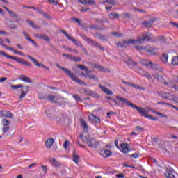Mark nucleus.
Here are the masks:
<instances>
[{
    "mask_svg": "<svg viewBox=\"0 0 178 178\" xmlns=\"http://www.w3.org/2000/svg\"><path fill=\"white\" fill-rule=\"evenodd\" d=\"M73 98L76 102H83V99L77 94H74Z\"/></svg>",
    "mask_w": 178,
    "mask_h": 178,
    "instance_id": "obj_35",
    "label": "nucleus"
},
{
    "mask_svg": "<svg viewBox=\"0 0 178 178\" xmlns=\"http://www.w3.org/2000/svg\"><path fill=\"white\" fill-rule=\"evenodd\" d=\"M86 42L88 44H91L93 47H95L96 48H99L100 51H105V48L103 47L102 46H100L99 44L91 39H86Z\"/></svg>",
    "mask_w": 178,
    "mask_h": 178,
    "instance_id": "obj_11",
    "label": "nucleus"
},
{
    "mask_svg": "<svg viewBox=\"0 0 178 178\" xmlns=\"http://www.w3.org/2000/svg\"><path fill=\"white\" fill-rule=\"evenodd\" d=\"M111 34L112 35H114V37H122V34L118 32H111Z\"/></svg>",
    "mask_w": 178,
    "mask_h": 178,
    "instance_id": "obj_56",
    "label": "nucleus"
},
{
    "mask_svg": "<svg viewBox=\"0 0 178 178\" xmlns=\"http://www.w3.org/2000/svg\"><path fill=\"white\" fill-rule=\"evenodd\" d=\"M140 152H137L136 153H134L133 154L130 155V158H138Z\"/></svg>",
    "mask_w": 178,
    "mask_h": 178,
    "instance_id": "obj_52",
    "label": "nucleus"
},
{
    "mask_svg": "<svg viewBox=\"0 0 178 178\" xmlns=\"http://www.w3.org/2000/svg\"><path fill=\"white\" fill-rule=\"evenodd\" d=\"M87 77L88 79H90L91 80H94L95 81H98L99 79H98V77L95 76L94 74H90V71L86 72Z\"/></svg>",
    "mask_w": 178,
    "mask_h": 178,
    "instance_id": "obj_27",
    "label": "nucleus"
},
{
    "mask_svg": "<svg viewBox=\"0 0 178 178\" xmlns=\"http://www.w3.org/2000/svg\"><path fill=\"white\" fill-rule=\"evenodd\" d=\"M1 123L3 127H6V126H9L10 122L9 120H8L7 119L4 118L1 120Z\"/></svg>",
    "mask_w": 178,
    "mask_h": 178,
    "instance_id": "obj_40",
    "label": "nucleus"
},
{
    "mask_svg": "<svg viewBox=\"0 0 178 178\" xmlns=\"http://www.w3.org/2000/svg\"><path fill=\"white\" fill-rule=\"evenodd\" d=\"M158 48L155 47H146L145 51L147 55L149 56H152L154 55H158Z\"/></svg>",
    "mask_w": 178,
    "mask_h": 178,
    "instance_id": "obj_6",
    "label": "nucleus"
},
{
    "mask_svg": "<svg viewBox=\"0 0 178 178\" xmlns=\"http://www.w3.org/2000/svg\"><path fill=\"white\" fill-rule=\"evenodd\" d=\"M99 30H100V31H105V26L102 25V26H99Z\"/></svg>",
    "mask_w": 178,
    "mask_h": 178,
    "instance_id": "obj_63",
    "label": "nucleus"
},
{
    "mask_svg": "<svg viewBox=\"0 0 178 178\" xmlns=\"http://www.w3.org/2000/svg\"><path fill=\"white\" fill-rule=\"evenodd\" d=\"M153 112L158 116H160V118H168V115H166L165 114H163L162 113H160L159 111H154Z\"/></svg>",
    "mask_w": 178,
    "mask_h": 178,
    "instance_id": "obj_38",
    "label": "nucleus"
},
{
    "mask_svg": "<svg viewBox=\"0 0 178 178\" xmlns=\"http://www.w3.org/2000/svg\"><path fill=\"white\" fill-rule=\"evenodd\" d=\"M111 19H118V17L120 16L118 13H116L115 12H112L109 15Z\"/></svg>",
    "mask_w": 178,
    "mask_h": 178,
    "instance_id": "obj_33",
    "label": "nucleus"
},
{
    "mask_svg": "<svg viewBox=\"0 0 178 178\" xmlns=\"http://www.w3.org/2000/svg\"><path fill=\"white\" fill-rule=\"evenodd\" d=\"M27 95V92H24L23 90H21V95H19V99H22V98H24Z\"/></svg>",
    "mask_w": 178,
    "mask_h": 178,
    "instance_id": "obj_50",
    "label": "nucleus"
},
{
    "mask_svg": "<svg viewBox=\"0 0 178 178\" xmlns=\"http://www.w3.org/2000/svg\"><path fill=\"white\" fill-rule=\"evenodd\" d=\"M116 177H118V178H124V174H118V175H116Z\"/></svg>",
    "mask_w": 178,
    "mask_h": 178,
    "instance_id": "obj_64",
    "label": "nucleus"
},
{
    "mask_svg": "<svg viewBox=\"0 0 178 178\" xmlns=\"http://www.w3.org/2000/svg\"><path fill=\"white\" fill-rule=\"evenodd\" d=\"M159 65L155 64L154 65V63L152 64V67H149V69H152L153 70H157Z\"/></svg>",
    "mask_w": 178,
    "mask_h": 178,
    "instance_id": "obj_53",
    "label": "nucleus"
},
{
    "mask_svg": "<svg viewBox=\"0 0 178 178\" xmlns=\"http://www.w3.org/2000/svg\"><path fill=\"white\" fill-rule=\"evenodd\" d=\"M100 154L103 158H108L112 155V151L108 149H103L100 152Z\"/></svg>",
    "mask_w": 178,
    "mask_h": 178,
    "instance_id": "obj_18",
    "label": "nucleus"
},
{
    "mask_svg": "<svg viewBox=\"0 0 178 178\" xmlns=\"http://www.w3.org/2000/svg\"><path fill=\"white\" fill-rule=\"evenodd\" d=\"M34 37L38 40H45V35L35 34Z\"/></svg>",
    "mask_w": 178,
    "mask_h": 178,
    "instance_id": "obj_44",
    "label": "nucleus"
},
{
    "mask_svg": "<svg viewBox=\"0 0 178 178\" xmlns=\"http://www.w3.org/2000/svg\"><path fill=\"white\" fill-rule=\"evenodd\" d=\"M136 41L134 40H124L122 42H119L117 44V47H120V48H127L129 44H134L136 45Z\"/></svg>",
    "mask_w": 178,
    "mask_h": 178,
    "instance_id": "obj_7",
    "label": "nucleus"
},
{
    "mask_svg": "<svg viewBox=\"0 0 178 178\" xmlns=\"http://www.w3.org/2000/svg\"><path fill=\"white\" fill-rule=\"evenodd\" d=\"M94 67L95 69H98L99 70H104V67L102 65H98V64H95Z\"/></svg>",
    "mask_w": 178,
    "mask_h": 178,
    "instance_id": "obj_49",
    "label": "nucleus"
},
{
    "mask_svg": "<svg viewBox=\"0 0 178 178\" xmlns=\"http://www.w3.org/2000/svg\"><path fill=\"white\" fill-rule=\"evenodd\" d=\"M56 67H58L60 70H62L63 72H65V74L72 80V81H74L75 83H78V84H80L81 86H86V82H84L83 80H81L77 77L74 74L69 70L67 68L60 66L59 64H56Z\"/></svg>",
    "mask_w": 178,
    "mask_h": 178,
    "instance_id": "obj_2",
    "label": "nucleus"
},
{
    "mask_svg": "<svg viewBox=\"0 0 178 178\" xmlns=\"http://www.w3.org/2000/svg\"><path fill=\"white\" fill-rule=\"evenodd\" d=\"M95 37L99 38V40H102V41H108V36H106L105 35H103V34L97 32L95 34Z\"/></svg>",
    "mask_w": 178,
    "mask_h": 178,
    "instance_id": "obj_24",
    "label": "nucleus"
},
{
    "mask_svg": "<svg viewBox=\"0 0 178 178\" xmlns=\"http://www.w3.org/2000/svg\"><path fill=\"white\" fill-rule=\"evenodd\" d=\"M171 101H173L174 102H176L178 104V97L176 95H172V97L171 99Z\"/></svg>",
    "mask_w": 178,
    "mask_h": 178,
    "instance_id": "obj_55",
    "label": "nucleus"
},
{
    "mask_svg": "<svg viewBox=\"0 0 178 178\" xmlns=\"http://www.w3.org/2000/svg\"><path fill=\"white\" fill-rule=\"evenodd\" d=\"M121 16L123 19H131V15L130 14H129L128 13L122 14Z\"/></svg>",
    "mask_w": 178,
    "mask_h": 178,
    "instance_id": "obj_42",
    "label": "nucleus"
},
{
    "mask_svg": "<svg viewBox=\"0 0 178 178\" xmlns=\"http://www.w3.org/2000/svg\"><path fill=\"white\" fill-rule=\"evenodd\" d=\"M116 99L118 101L119 106H123V105L131 106V108H134L135 109H136L138 113H140L142 116H144V118H147V119H150L151 120H159V118L148 114L149 113V110H147L143 107H138L131 103V102L127 100V99L122 97L119 95L116 96Z\"/></svg>",
    "mask_w": 178,
    "mask_h": 178,
    "instance_id": "obj_1",
    "label": "nucleus"
},
{
    "mask_svg": "<svg viewBox=\"0 0 178 178\" xmlns=\"http://www.w3.org/2000/svg\"><path fill=\"white\" fill-rule=\"evenodd\" d=\"M81 91H83V94H86V95H89L90 97H93V98H99V95L95 93V92L92 90H90L86 88H81Z\"/></svg>",
    "mask_w": 178,
    "mask_h": 178,
    "instance_id": "obj_8",
    "label": "nucleus"
},
{
    "mask_svg": "<svg viewBox=\"0 0 178 178\" xmlns=\"http://www.w3.org/2000/svg\"><path fill=\"white\" fill-rule=\"evenodd\" d=\"M134 48L136 49V51H138V52H141V51H145L146 49V47L144 46H135Z\"/></svg>",
    "mask_w": 178,
    "mask_h": 178,
    "instance_id": "obj_36",
    "label": "nucleus"
},
{
    "mask_svg": "<svg viewBox=\"0 0 178 178\" xmlns=\"http://www.w3.org/2000/svg\"><path fill=\"white\" fill-rule=\"evenodd\" d=\"M9 130H10V127L9 126L4 127L1 129L2 133H8Z\"/></svg>",
    "mask_w": 178,
    "mask_h": 178,
    "instance_id": "obj_45",
    "label": "nucleus"
},
{
    "mask_svg": "<svg viewBox=\"0 0 178 178\" xmlns=\"http://www.w3.org/2000/svg\"><path fill=\"white\" fill-rule=\"evenodd\" d=\"M10 59H13V60H15V62H17V63H20L21 65H23V63H24V60L23 59L12 56H10Z\"/></svg>",
    "mask_w": 178,
    "mask_h": 178,
    "instance_id": "obj_28",
    "label": "nucleus"
},
{
    "mask_svg": "<svg viewBox=\"0 0 178 178\" xmlns=\"http://www.w3.org/2000/svg\"><path fill=\"white\" fill-rule=\"evenodd\" d=\"M120 147H121V149L124 154H127V152L130 151L128 143H121Z\"/></svg>",
    "mask_w": 178,
    "mask_h": 178,
    "instance_id": "obj_19",
    "label": "nucleus"
},
{
    "mask_svg": "<svg viewBox=\"0 0 178 178\" xmlns=\"http://www.w3.org/2000/svg\"><path fill=\"white\" fill-rule=\"evenodd\" d=\"M60 32L63 33V34H64L70 41H72V42H73L74 45H76V47H79L80 48H83V44H81V42H80V41L76 40L73 37L70 36V35H69V33H67L66 31L60 30Z\"/></svg>",
    "mask_w": 178,
    "mask_h": 178,
    "instance_id": "obj_5",
    "label": "nucleus"
},
{
    "mask_svg": "<svg viewBox=\"0 0 178 178\" xmlns=\"http://www.w3.org/2000/svg\"><path fill=\"white\" fill-rule=\"evenodd\" d=\"M69 145H70V143L68 142V140H65V142L63 145V148H65V149H67Z\"/></svg>",
    "mask_w": 178,
    "mask_h": 178,
    "instance_id": "obj_51",
    "label": "nucleus"
},
{
    "mask_svg": "<svg viewBox=\"0 0 178 178\" xmlns=\"http://www.w3.org/2000/svg\"><path fill=\"white\" fill-rule=\"evenodd\" d=\"M159 148H163L164 145H165V143L162 142V141H159V143H157Z\"/></svg>",
    "mask_w": 178,
    "mask_h": 178,
    "instance_id": "obj_57",
    "label": "nucleus"
},
{
    "mask_svg": "<svg viewBox=\"0 0 178 178\" xmlns=\"http://www.w3.org/2000/svg\"><path fill=\"white\" fill-rule=\"evenodd\" d=\"M159 40L161 42H166V38L163 35L159 37Z\"/></svg>",
    "mask_w": 178,
    "mask_h": 178,
    "instance_id": "obj_54",
    "label": "nucleus"
},
{
    "mask_svg": "<svg viewBox=\"0 0 178 178\" xmlns=\"http://www.w3.org/2000/svg\"><path fill=\"white\" fill-rule=\"evenodd\" d=\"M19 80L22 81H24V83H31V79L30 77L26 76V75H21L19 76Z\"/></svg>",
    "mask_w": 178,
    "mask_h": 178,
    "instance_id": "obj_26",
    "label": "nucleus"
},
{
    "mask_svg": "<svg viewBox=\"0 0 178 178\" xmlns=\"http://www.w3.org/2000/svg\"><path fill=\"white\" fill-rule=\"evenodd\" d=\"M136 131H140V130H144V128L141 127L140 126H138L135 128Z\"/></svg>",
    "mask_w": 178,
    "mask_h": 178,
    "instance_id": "obj_62",
    "label": "nucleus"
},
{
    "mask_svg": "<svg viewBox=\"0 0 178 178\" xmlns=\"http://www.w3.org/2000/svg\"><path fill=\"white\" fill-rule=\"evenodd\" d=\"M142 24L147 28L152 27V22L151 21H144L142 22Z\"/></svg>",
    "mask_w": 178,
    "mask_h": 178,
    "instance_id": "obj_30",
    "label": "nucleus"
},
{
    "mask_svg": "<svg viewBox=\"0 0 178 178\" xmlns=\"http://www.w3.org/2000/svg\"><path fill=\"white\" fill-rule=\"evenodd\" d=\"M131 87H133L134 88H136V90H142L143 91H145V88L144 87H141L134 83H131Z\"/></svg>",
    "mask_w": 178,
    "mask_h": 178,
    "instance_id": "obj_34",
    "label": "nucleus"
},
{
    "mask_svg": "<svg viewBox=\"0 0 178 178\" xmlns=\"http://www.w3.org/2000/svg\"><path fill=\"white\" fill-rule=\"evenodd\" d=\"M63 56H64L67 59H69V60H71V62H81V58L75 57L70 54H67L66 53H63Z\"/></svg>",
    "mask_w": 178,
    "mask_h": 178,
    "instance_id": "obj_10",
    "label": "nucleus"
},
{
    "mask_svg": "<svg viewBox=\"0 0 178 178\" xmlns=\"http://www.w3.org/2000/svg\"><path fill=\"white\" fill-rule=\"evenodd\" d=\"M161 60L164 63H166V62H168V54H163V55L161 56Z\"/></svg>",
    "mask_w": 178,
    "mask_h": 178,
    "instance_id": "obj_41",
    "label": "nucleus"
},
{
    "mask_svg": "<svg viewBox=\"0 0 178 178\" xmlns=\"http://www.w3.org/2000/svg\"><path fill=\"white\" fill-rule=\"evenodd\" d=\"M127 64L129 66H136L137 63H134V61H133V59H131V58L128 57L127 59Z\"/></svg>",
    "mask_w": 178,
    "mask_h": 178,
    "instance_id": "obj_29",
    "label": "nucleus"
},
{
    "mask_svg": "<svg viewBox=\"0 0 178 178\" xmlns=\"http://www.w3.org/2000/svg\"><path fill=\"white\" fill-rule=\"evenodd\" d=\"M26 58L28 59H30V60H31V62H33V63H34V65H35L37 67H42L43 69L45 67V65H44V64L39 63L38 61H37L35 58H33L32 56L28 55L26 56Z\"/></svg>",
    "mask_w": 178,
    "mask_h": 178,
    "instance_id": "obj_12",
    "label": "nucleus"
},
{
    "mask_svg": "<svg viewBox=\"0 0 178 178\" xmlns=\"http://www.w3.org/2000/svg\"><path fill=\"white\" fill-rule=\"evenodd\" d=\"M4 9L6 10V12H8V13L10 15V17H12L13 19H19L20 16H19L17 14H16V13L10 10L9 8H8L7 7L4 6Z\"/></svg>",
    "mask_w": 178,
    "mask_h": 178,
    "instance_id": "obj_14",
    "label": "nucleus"
},
{
    "mask_svg": "<svg viewBox=\"0 0 178 178\" xmlns=\"http://www.w3.org/2000/svg\"><path fill=\"white\" fill-rule=\"evenodd\" d=\"M72 156H73L72 161H74V162H75L76 165H79V161H80V156L77 155V152H76L75 149H74Z\"/></svg>",
    "mask_w": 178,
    "mask_h": 178,
    "instance_id": "obj_25",
    "label": "nucleus"
},
{
    "mask_svg": "<svg viewBox=\"0 0 178 178\" xmlns=\"http://www.w3.org/2000/svg\"><path fill=\"white\" fill-rule=\"evenodd\" d=\"M26 22H27L28 24H29V26H31V27H33V29H37V26L35 25L34 22L30 21V20H27Z\"/></svg>",
    "mask_w": 178,
    "mask_h": 178,
    "instance_id": "obj_43",
    "label": "nucleus"
},
{
    "mask_svg": "<svg viewBox=\"0 0 178 178\" xmlns=\"http://www.w3.org/2000/svg\"><path fill=\"white\" fill-rule=\"evenodd\" d=\"M0 45H1V47H3L4 48H6V49H8V51H12V49H13V47H10L3 43H0Z\"/></svg>",
    "mask_w": 178,
    "mask_h": 178,
    "instance_id": "obj_48",
    "label": "nucleus"
},
{
    "mask_svg": "<svg viewBox=\"0 0 178 178\" xmlns=\"http://www.w3.org/2000/svg\"><path fill=\"white\" fill-rule=\"evenodd\" d=\"M90 29H91V30H99V26L98 25H92L90 26Z\"/></svg>",
    "mask_w": 178,
    "mask_h": 178,
    "instance_id": "obj_58",
    "label": "nucleus"
},
{
    "mask_svg": "<svg viewBox=\"0 0 178 178\" xmlns=\"http://www.w3.org/2000/svg\"><path fill=\"white\" fill-rule=\"evenodd\" d=\"M1 118H8L12 119L13 116H12V113L9 111H0Z\"/></svg>",
    "mask_w": 178,
    "mask_h": 178,
    "instance_id": "obj_13",
    "label": "nucleus"
},
{
    "mask_svg": "<svg viewBox=\"0 0 178 178\" xmlns=\"http://www.w3.org/2000/svg\"><path fill=\"white\" fill-rule=\"evenodd\" d=\"M23 35H24L26 40H27V41H29V42H31V44H33V45H34V47H38V45L37 44L35 41H34V40H33V39L30 38V37H29V34H27L26 32H23Z\"/></svg>",
    "mask_w": 178,
    "mask_h": 178,
    "instance_id": "obj_21",
    "label": "nucleus"
},
{
    "mask_svg": "<svg viewBox=\"0 0 178 178\" xmlns=\"http://www.w3.org/2000/svg\"><path fill=\"white\" fill-rule=\"evenodd\" d=\"M88 0H79V3L81 5H87Z\"/></svg>",
    "mask_w": 178,
    "mask_h": 178,
    "instance_id": "obj_61",
    "label": "nucleus"
},
{
    "mask_svg": "<svg viewBox=\"0 0 178 178\" xmlns=\"http://www.w3.org/2000/svg\"><path fill=\"white\" fill-rule=\"evenodd\" d=\"M83 141L86 143L90 148H98V142L94 138L83 136Z\"/></svg>",
    "mask_w": 178,
    "mask_h": 178,
    "instance_id": "obj_4",
    "label": "nucleus"
},
{
    "mask_svg": "<svg viewBox=\"0 0 178 178\" xmlns=\"http://www.w3.org/2000/svg\"><path fill=\"white\" fill-rule=\"evenodd\" d=\"M171 63H172V65H173V66H177L178 65V56L173 57Z\"/></svg>",
    "mask_w": 178,
    "mask_h": 178,
    "instance_id": "obj_37",
    "label": "nucleus"
},
{
    "mask_svg": "<svg viewBox=\"0 0 178 178\" xmlns=\"http://www.w3.org/2000/svg\"><path fill=\"white\" fill-rule=\"evenodd\" d=\"M99 87L102 90V91H103V92H105V94H107V95H113V92L111 90H109V88H107L102 84H99Z\"/></svg>",
    "mask_w": 178,
    "mask_h": 178,
    "instance_id": "obj_16",
    "label": "nucleus"
},
{
    "mask_svg": "<svg viewBox=\"0 0 178 178\" xmlns=\"http://www.w3.org/2000/svg\"><path fill=\"white\" fill-rule=\"evenodd\" d=\"M54 143H55V140H54V138H48L45 142V146L48 149H51Z\"/></svg>",
    "mask_w": 178,
    "mask_h": 178,
    "instance_id": "obj_15",
    "label": "nucleus"
},
{
    "mask_svg": "<svg viewBox=\"0 0 178 178\" xmlns=\"http://www.w3.org/2000/svg\"><path fill=\"white\" fill-rule=\"evenodd\" d=\"M47 99L50 101V102H54V104H58L59 106H62V102H59V97L58 96L47 95Z\"/></svg>",
    "mask_w": 178,
    "mask_h": 178,
    "instance_id": "obj_9",
    "label": "nucleus"
},
{
    "mask_svg": "<svg viewBox=\"0 0 178 178\" xmlns=\"http://www.w3.org/2000/svg\"><path fill=\"white\" fill-rule=\"evenodd\" d=\"M159 95L160 97H161V98H164L165 99H168V101H172V98H173L172 94L169 92H161Z\"/></svg>",
    "mask_w": 178,
    "mask_h": 178,
    "instance_id": "obj_17",
    "label": "nucleus"
},
{
    "mask_svg": "<svg viewBox=\"0 0 178 178\" xmlns=\"http://www.w3.org/2000/svg\"><path fill=\"white\" fill-rule=\"evenodd\" d=\"M76 67H78L79 69H81V70H85L86 73H87V72H88V68H87V67H86L84 65H81L80 64H78L76 65Z\"/></svg>",
    "mask_w": 178,
    "mask_h": 178,
    "instance_id": "obj_39",
    "label": "nucleus"
},
{
    "mask_svg": "<svg viewBox=\"0 0 178 178\" xmlns=\"http://www.w3.org/2000/svg\"><path fill=\"white\" fill-rule=\"evenodd\" d=\"M87 5H95V0H88Z\"/></svg>",
    "mask_w": 178,
    "mask_h": 178,
    "instance_id": "obj_59",
    "label": "nucleus"
},
{
    "mask_svg": "<svg viewBox=\"0 0 178 178\" xmlns=\"http://www.w3.org/2000/svg\"><path fill=\"white\" fill-rule=\"evenodd\" d=\"M143 64L146 66L147 67H152V62L149 61L147 60H145L143 61Z\"/></svg>",
    "mask_w": 178,
    "mask_h": 178,
    "instance_id": "obj_32",
    "label": "nucleus"
},
{
    "mask_svg": "<svg viewBox=\"0 0 178 178\" xmlns=\"http://www.w3.org/2000/svg\"><path fill=\"white\" fill-rule=\"evenodd\" d=\"M0 55L4 56L5 58H7L8 59H10L11 56L6 54L3 51H0Z\"/></svg>",
    "mask_w": 178,
    "mask_h": 178,
    "instance_id": "obj_46",
    "label": "nucleus"
},
{
    "mask_svg": "<svg viewBox=\"0 0 178 178\" xmlns=\"http://www.w3.org/2000/svg\"><path fill=\"white\" fill-rule=\"evenodd\" d=\"M89 120L93 122V123H101V119L94 115H89Z\"/></svg>",
    "mask_w": 178,
    "mask_h": 178,
    "instance_id": "obj_23",
    "label": "nucleus"
},
{
    "mask_svg": "<svg viewBox=\"0 0 178 178\" xmlns=\"http://www.w3.org/2000/svg\"><path fill=\"white\" fill-rule=\"evenodd\" d=\"M49 162H51L52 166H55L56 168H59L61 166V163L58 162L55 158H51L49 159Z\"/></svg>",
    "mask_w": 178,
    "mask_h": 178,
    "instance_id": "obj_22",
    "label": "nucleus"
},
{
    "mask_svg": "<svg viewBox=\"0 0 178 178\" xmlns=\"http://www.w3.org/2000/svg\"><path fill=\"white\" fill-rule=\"evenodd\" d=\"M81 126H82L84 130H88V125H87V123L83 119L81 120Z\"/></svg>",
    "mask_w": 178,
    "mask_h": 178,
    "instance_id": "obj_31",
    "label": "nucleus"
},
{
    "mask_svg": "<svg viewBox=\"0 0 178 178\" xmlns=\"http://www.w3.org/2000/svg\"><path fill=\"white\" fill-rule=\"evenodd\" d=\"M11 87L13 88V90H17L18 88H22L23 87V85L18 84V85H13Z\"/></svg>",
    "mask_w": 178,
    "mask_h": 178,
    "instance_id": "obj_47",
    "label": "nucleus"
},
{
    "mask_svg": "<svg viewBox=\"0 0 178 178\" xmlns=\"http://www.w3.org/2000/svg\"><path fill=\"white\" fill-rule=\"evenodd\" d=\"M151 38H152V34L147 31L143 32L136 40H134L135 45L144 44L145 41H151Z\"/></svg>",
    "mask_w": 178,
    "mask_h": 178,
    "instance_id": "obj_3",
    "label": "nucleus"
},
{
    "mask_svg": "<svg viewBox=\"0 0 178 178\" xmlns=\"http://www.w3.org/2000/svg\"><path fill=\"white\" fill-rule=\"evenodd\" d=\"M173 172H175V170H173V168H170L168 172L164 174V176L166 178H176V177L173 175Z\"/></svg>",
    "mask_w": 178,
    "mask_h": 178,
    "instance_id": "obj_20",
    "label": "nucleus"
},
{
    "mask_svg": "<svg viewBox=\"0 0 178 178\" xmlns=\"http://www.w3.org/2000/svg\"><path fill=\"white\" fill-rule=\"evenodd\" d=\"M152 143L153 145H155V144L158 143V138H153L152 139Z\"/></svg>",
    "mask_w": 178,
    "mask_h": 178,
    "instance_id": "obj_60",
    "label": "nucleus"
}]
</instances>
